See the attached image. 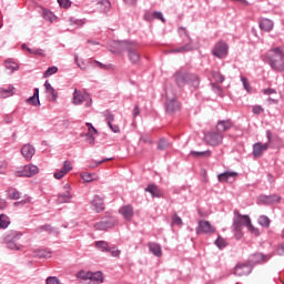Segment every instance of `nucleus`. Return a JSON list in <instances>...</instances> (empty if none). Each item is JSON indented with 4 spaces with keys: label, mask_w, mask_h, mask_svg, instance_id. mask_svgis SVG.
Segmentation results:
<instances>
[{
    "label": "nucleus",
    "mask_w": 284,
    "mask_h": 284,
    "mask_svg": "<svg viewBox=\"0 0 284 284\" xmlns=\"http://www.w3.org/2000/svg\"><path fill=\"white\" fill-rule=\"evenodd\" d=\"M37 150L32 144H24L21 149V154L26 161H32V156H34Z\"/></svg>",
    "instance_id": "obj_16"
},
{
    "label": "nucleus",
    "mask_w": 284,
    "mask_h": 284,
    "mask_svg": "<svg viewBox=\"0 0 284 284\" xmlns=\"http://www.w3.org/2000/svg\"><path fill=\"white\" fill-rule=\"evenodd\" d=\"M8 225H10V217H8L6 214L0 215V229L6 230L8 229Z\"/></svg>",
    "instance_id": "obj_34"
},
{
    "label": "nucleus",
    "mask_w": 284,
    "mask_h": 284,
    "mask_svg": "<svg viewBox=\"0 0 284 284\" xmlns=\"http://www.w3.org/2000/svg\"><path fill=\"white\" fill-rule=\"evenodd\" d=\"M252 268L247 264H237L234 268L235 276H247Z\"/></svg>",
    "instance_id": "obj_18"
},
{
    "label": "nucleus",
    "mask_w": 284,
    "mask_h": 284,
    "mask_svg": "<svg viewBox=\"0 0 284 284\" xmlns=\"http://www.w3.org/2000/svg\"><path fill=\"white\" fill-rule=\"evenodd\" d=\"M36 258H52V252L45 248L34 251Z\"/></svg>",
    "instance_id": "obj_26"
},
{
    "label": "nucleus",
    "mask_w": 284,
    "mask_h": 284,
    "mask_svg": "<svg viewBox=\"0 0 284 284\" xmlns=\"http://www.w3.org/2000/svg\"><path fill=\"white\" fill-rule=\"evenodd\" d=\"M250 215H241L239 211H234V219H233V227L239 232L237 239H241L243 234H241V227H247L248 223H251Z\"/></svg>",
    "instance_id": "obj_3"
},
{
    "label": "nucleus",
    "mask_w": 284,
    "mask_h": 284,
    "mask_svg": "<svg viewBox=\"0 0 284 284\" xmlns=\"http://www.w3.org/2000/svg\"><path fill=\"white\" fill-rule=\"evenodd\" d=\"M90 205L91 210L98 214H101V212L105 210V202L103 201V197L99 195L93 196V199L90 201Z\"/></svg>",
    "instance_id": "obj_9"
},
{
    "label": "nucleus",
    "mask_w": 284,
    "mask_h": 284,
    "mask_svg": "<svg viewBox=\"0 0 284 284\" xmlns=\"http://www.w3.org/2000/svg\"><path fill=\"white\" fill-rule=\"evenodd\" d=\"M270 149V143H261L257 142L255 144H253V156L255 159H261V156H263V152H267V150Z\"/></svg>",
    "instance_id": "obj_12"
},
{
    "label": "nucleus",
    "mask_w": 284,
    "mask_h": 284,
    "mask_svg": "<svg viewBox=\"0 0 284 284\" xmlns=\"http://www.w3.org/2000/svg\"><path fill=\"white\" fill-rule=\"evenodd\" d=\"M67 173L61 169V170H58L53 176L54 179H57L58 181H60V179H62Z\"/></svg>",
    "instance_id": "obj_58"
},
{
    "label": "nucleus",
    "mask_w": 284,
    "mask_h": 284,
    "mask_svg": "<svg viewBox=\"0 0 284 284\" xmlns=\"http://www.w3.org/2000/svg\"><path fill=\"white\" fill-rule=\"evenodd\" d=\"M176 110H181V104L176 99H170L166 101V111L168 112H176Z\"/></svg>",
    "instance_id": "obj_24"
},
{
    "label": "nucleus",
    "mask_w": 284,
    "mask_h": 284,
    "mask_svg": "<svg viewBox=\"0 0 284 284\" xmlns=\"http://www.w3.org/2000/svg\"><path fill=\"white\" fill-rule=\"evenodd\" d=\"M21 239V233L11 232L4 237V243L9 250H21V244H18Z\"/></svg>",
    "instance_id": "obj_6"
},
{
    "label": "nucleus",
    "mask_w": 284,
    "mask_h": 284,
    "mask_svg": "<svg viewBox=\"0 0 284 284\" xmlns=\"http://www.w3.org/2000/svg\"><path fill=\"white\" fill-rule=\"evenodd\" d=\"M283 49L276 47L271 49L267 54V62L273 70L276 72H284V60H283Z\"/></svg>",
    "instance_id": "obj_1"
},
{
    "label": "nucleus",
    "mask_w": 284,
    "mask_h": 284,
    "mask_svg": "<svg viewBox=\"0 0 284 284\" xmlns=\"http://www.w3.org/2000/svg\"><path fill=\"white\" fill-rule=\"evenodd\" d=\"M232 128H234L232 120H221L216 124V130L220 132V134L227 132V130H232Z\"/></svg>",
    "instance_id": "obj_17"
},
{
    "label": "nucleus",
    "mask_w": 284,
    "mask_h": 284,
    "mask_svg": "<svg viewBox=\"0 0 284 284\" xmlns=\"http://www.w3.org/2000/svg\"><path fill=\"white\" fill-rule=\"evenodd\" d=\"M131 44V41H114L111 43V48H113L111 52H113V54H121V52L128 51Z\"/></svg>",
    "instance_id": "obj_10"
},
{
    "label": "nucleus",
    "mask_w": 284,
    "mask_h": 284,
    "mask_svg": "<svg viewBox=\"0 0 284 284\" xmlns=\"http://www.w3.org/2000/svg\"><path fill=\"white\" fill-rule=\"evenodd\" d=\"M126 52H128V59L129 61H131V63H139V61H141V54H139L136 50L132 49V44L129 45V48L126 49Z\"/></svg>",
    "instance_id": "obj_21"
},
{
    "label": "nucleus",
    "mask_w": 284,
    "mask_h": 284,
    "mask_svg": "<svg viewBox=\"0 0 284 284\" xmlns=\"http://www.w3.org/2000/svg\"><path fill=\"white\" fill-rule=\"evenodd\" d=\"M119 214L123 216L124 221H132V217L134 216V207L130 204L123 205L119 209Z\"/></svg>",
    "instance_id": "obj_13"
},
{
    "label": "nucleus",
    "mask_w": 284,
    "mask_h": 284,
    "mask_svg": "<svg viewBox=\"0 0 284 284\" xmlns=\"http://www.w3.org/2000/svg\"><path fill=\"white\" fill-rule=\"evenodd\" d=\"M73 105H85V108L92 106V95L87 92H81L79 90H74L73 92V99H72Z\"/></svg>",
    "instance_id": "obj_4"
},
{
    "label": "nucleus",
    "mask_w": 284,
    "mask_h": 284,
    "mask_svg": "<svg viewBox=\"0 0 284 284\" xmlns=\"http://www.w3.org/2000/svg\"><path fill=\"white\" fill-rule=\"evenodd\" d=\"M246 229H247V232H250V234H253V236H261V230H258V227L256 226H253L252 222L248 223Z\"/></svg>",
    "instance_id": "obj_39"
},
{
    "label": "nucleus",
    "mask_w": 284,
    "mask_h": 284,
    "mask_svg": "<svg viewBox=\"0 0 284 284\" xmlns=\"http://www.w3.org/2000/svg\"><path fill=\"white\" fill-rule=\"evenodd\" d=\"M38 234H41V232H52V226L50 225H42L37 229Z\"/></svg>",
    "instance_id": "obj_52"
},
{
    "label": "nucleus",
    "mask_w": 284,
    "mask_h": 284,
    "mask_svg": "<svg viewBox=\"0 0 284 284\" xmlns=\"http://www.w3.org/2000/svg\"><path fill=\"white\" fill-rule=\"evenodd\" d=\"M98 8L106 13L112 8V4L110 3V0H98Z\"/></svg>",
    "instance_id": "obj_27"
},
{
    "label": "nucleus",
    "mask_w": 284,
    "mask_h": 284,
    "mask_svg": "<svg viewBox=\"0 0 284 284\" xmlns=\"http://www.w3.org/2000/svg\"><path fill=\"white\" fill-rule=\"evenodd\" d=\"M110 130H112L115 134L119 133L121 130L119 129V125L116 124H108Z\"/></svg>",
    "instance_id": "obj_62"
},
{
    "label": "nucleus",
    "mask_w": 284,
    "mask_h": 284,
    "mask_svg": "<svg viewBox=\"0 0 284 284\" xmlns=\"http://www.w3.org/2000/svg\"><path fill=\"white\" fill-rule=\"evenodd\" d=\"M71 26H83V20H74V18L69 19Z\"/></svg>",
    "instance_id": "obj_60"
},
{
    "label": "nucleus",
    "mask_w": 284,
    "mask_h": 284,
    "mask_svg": "<svg viewBox=\"0 0 284 284\" xmlns=\"http://www.w3.org/2000/svg\"><path fill=\"white\" fill-rule=\"evenodd\" d=\"M58 3L60 8H64V9H68L70 8V6H72V2H70V0H58Z\"/></svg>",
    "instance_id": "obj_50"
},
{
    "label": "nucleus",
    "mask_w": 284,
    "mask_h": 284,
    "mask_svg": "<svg viewBox=\"0 0 284 284\" xmlns=\"http://www.w3.org/2000/svg\"><path fill=\"white\" fill-rule=\"evenodd\" d=\"M241 81L243 83L244 90H246V92H252V87L250 85V81H247V78L242 77Z\"/></svg>",
    "instance_id": "obj_45"
},
{
    "label": "nucleus",
    "mask_w": 284,
    "mask_h": 284,
    "mask_svg": "<svg viewBox=\"0 0 284 284\" xmlns=\"http://www.w3.org/2000/svg\"><path fill=\"white\" fill-rule=\"evenodd\" d=\"M14 94V87H9L8 89H0V97L2 99H8V97H12Z\"/></svg>",
    "instance_id": "obj_32"
},
{
    "label": "nucleus",
    "mask_w": 284,
    "mask_h": 284,
    "mask_svg": "<svg viewBox=\"0 0 284 284\" xmlns=\"http://www.w3.org/2000/svg\"><path fill=\"white\" fill-rule=\"evenodd\" d=\"M105 161H112V158L104 159L102 161H93V162L90 163L89 168L94 170V168H99V165H101V163H105Z\"/></svg>",
    "instance_id": "obj_46"
},
{
    "label": "nucleus",
    "mask_w": 284,
    "mask_h": 284,
    "mask_svg": "<svg viewBox=\"0 0 284 284\" xmlns=\"http://www.w3.org/2000/svg\"><path fill=\"white\" fill-rule=\"evenodd\" d=\"M252 261L253 263H265V261H267V256L262 253H256L252 256Z\"/></svg>",
    "instance_id": "obj_38"
},
{
    "label": "nucleus",
    "mask_w": 284,
    "mask_h": 284,
    "mask_svg": "<svg viewBox=\"0 0 284 284\" xmlns=\"http://www.w3.org/2000/svg\"><path fill=\"white\" fill-rule=\"evenodd\" d=\"M215 245H216V247H219V250H223L224 247H227V241H225V239L219 236L215 240Z\"/></svg>",
    "instance_id": "obj_41"
},
{
    "label": "nucleus",
    "mask_w": 284,
    "mask_h": 284,
    "mask_svg": "<svg viewBox=\"0 0 284 284\" xmlns=\"http://www.w3.org/2000/svg\"><path fill=\"white\" fill-rule=\"evenodd\" d=\"M89 281H90L89 283H92V284H101V283H103V273H101V272L92 273L91 272Z\"/></svg>",
    "instance_id": "obj_25"
},
{
    "label": "nucleus",
    "mask_w": 284,
    "mask_h": 284,
    "mask_svg": "<svg viewBox=\"0 0 284 284\" xmlns=\"http://www.w3.org/2000/svg\"><path fill=\"white\" fill-rule=\"evenodd\" d=\"M213 79H215L217 83H223V81H225V77L219 72L213 73Z\"/></svg>",
    "instance_id": "obj_54"
},
{
    "label": "nucleus",
    "mask_w": 284,
    "mask_h": 284,
    "mask_svg": "<svg viewBox=\"0 0 284 284\" xmlns=\"http://www.w3.org/2000/svg\"><path fill=\"white\" fill-rule=\"evenodd\" d=\"M144 192H149L153 199H161V196H163V192L156 184H149L148 187L144 189Z\"/></svg>",
    "instance_id": "obj_19"
},
{
    "label": "nucleus",
    "mask_w": 284,
    "mask_h": 284,
    "mask_svg": "<svg viewBox=\"0 0 284 284\" xmlns=\"http://www.w3.org/2000/svg\"><path fill=\"white\" fill-rule=\"evenodd\" d=\"M150 252L154 254V256H161L163 254V251L161 250V245L156 243H150L149 244Z\"/></svg>",
    "instance_id": "obj_29"
},
{
    "label": "nucleus",
    "mask_w": 284,
    "mask_h": 284,
    "mask_svg": "<svg viewBox=\"0 0 284 284\" xmlns=\"http://www.w3.org/2000/svg\"><path fill=\"white\" fill-rule=\"evenodd\" d=\"M26 103H28L29 105H41V101L39 100V88L34 89L33 95L28 98L26 100Z\"/></svg>",
    "instance_id": "obj_23"
},
{
    "label": "nucleus",
    "mask_w": 284,
    "mask_h": 284,
    "mask_svg": "<svg viewBox=\"0 0 284 284\" xmlns=\"http://www.w3.org/2000/svg\"><path fill=\"white\" fill-rule=\"evenodd\" d=\"M114 223H115L114 220L100 221L94 224V229L100 231L112 230V226L114 225Z\"/></svg>",
    "instance_id": "obj_20"
},
{
    "label": "nucleus",
    "mask_w": 284,
    "mask_h": 284,
    "mask_svg": "<svg viewBox=\"0 0 284 284\" xmlns=\"http://www.w3.org/2000/svg\"><path fill=\"white\" fill-rule=\"evenodd\" d=\"M257 223L258 225H261V227H270L271 223H272V220H270V217H267V215H261L258 219H257Z\"/></svg>",
    "instance_id": "obj_30"
},
{
    "label": "nucleus",
    "mask_w": 284,
    "mask_h": 284,
    "mask_svg": "<svg viewBox=\"0 0 284 284\" xmlns=\"http://www.w3.org/2000/svg\"><path fill=\"white\" fill-rule=\"evenodd\" d=\"M192 156H195L196 159L202 158V159H209V156H212V151H192L191 152Z\"/></svg>",
    "instance_id": "obj_31"
},
{
    "label": "nucleus",
    "mask_w": 284,
    "mask_h": 284,
    "mask_svg": "<svg viewBox=\"0 0 284 284\" xmlns=\"http://www.w3.org/2000/svg\"><path fill=\"white\" fill-rule=\"evenodd\" d=\"M172 225H183V220L178 214H173Z\"/></svg>",
    "instance_id": "obj_47"
},
{
    "label": "nucleus",
    "mask_w": 284,
    "mask_h": 284,
    "mask_svg": "<svg viewBox=\"0 0 284 284\" xmlns=\"http://www.w3.org/2000/svg\"><path fill=\"white\" fill-rule=\"evenodd\" d=\"M170 145H171V144L169 143L168 140L161 139V140L159 141L158 149H160V150H168V148H170Z\"/></svg>",
    "instance_id": "obj_43"
},
{
    "label": "nucleus",
    "mask_w": 284,
    "mask_h": 284,
    "mask_svg": "<svg viewBox=\"0 0 284 284\" xmlns=\"http://www.w3.org/2000/svg\"><path fill=\"white\" fill-rule=\"evenodd\" d=\"M108 252H110L111 256L114 258H119L121 256V250L116 248V246L109 247Z\"/></svg>",
    "instance_id": "obj_42"
},
{
    "label": "nucleus",
    "mask_w": 284,
    "mask_h": 284,
    "mask_svg": "<svg viewBox=\"0 0 284 284\" xmlns=\"http://www.w3.org/2000/svg\"><path fill=\"white\" fill-rule=\"evenodd\" d=\"M94 176H97V174H92V173H82L81 178L85 181V183H90V181H94Z\"/></svg>",
    "instance_id": "obj_44"
},
{
    "label": "nucleus",
    "mask_w": 284,
    "mask_h": 284,
    "mask_svg": "<svg viewBox=\"0 0 284 284\" xmlns=\"http://www.w3.org/2000/svg\"><path fill=\"white\" fill-rule=\"evenodd\" d=\"M192 50H194V47H192V44H185L183 47L173 49L172 52H192Z\"/></svg>",
    "instance_id": "obj_40"
},
{
    "label": "nucleus",
    "mask_w": 284,
    "mask_h": 284,
    "mask_svg": "<svg viewBox=\"0 0 284 284\" xmlns=\"http://www.w3.org/2000/svg\"><path fill=\"white\" fill-rule=\"evenodd\" d=\"M43 19H45V21H50V23H52L53 21L57 20V16H54V13L52 11L44 9L43 10Z\"/></svg>",
    "instance_id": "obj_35"
},
{
    "label": "nucleus",
    "mask_w": 284,
    "mask_h": 284,
    "mask_svg": "<svg viewBox=\"0 0 284 284\" xmlns=\"http://www.w3.org/2000/svg\"><path fill=\"white\" fill-rule=\"evenodd\" d=\"M230 47L224 41H219L212 49L213 57L225 59L229 54Z\"/></svg>",
    "instance_id": "obj_7"
},
{
    "label": "nucleus",
    "mask_w": 284,
    "mask_h": 284,
    "mask_svg": "<svg viewBox=\"0 0 284 284\" xmlns=\"http://www.w3.org/2000/svg\"><path fill=\"white\" fill-rule=\"evenodd\" d=\"M4 65H6V69L9 70L10 72H16V70H19V64L10 60H6Z\"/></svg>",
    "instance_id": "obj_36"
},
{
    "label": "nucleus",
    "mask_w": 284,
    "mask_h": 284,
    "mask_svg": "<svg viewBox=\"0 0 284 284\" xmlns=\"http://www.w3.org/2000/svg\"><path fill=\"white\" fill-rule=\"evenodd\" d=\"M234 176H239V173L224 172L219 175V181H221V183H225L226 181H230V179H234Z\"/></svg>",
    "instance_id": "obj_28"
},
{
    "label": "nucleus",
    "mask_w": 284,
    "mask_h": 284,
    "mask_svg": "<svg viewBox=\"0 0 284 284\" xmlns=\"http://www.w3.org/2000/svg\"><path fill=\"white\" fill-rule=\"evenodd\" d=\"M95 247L100 250V252H108V250H110V245L105 241L95 242Z\"/></svg>",
    "instance_id": "obj_33"
},
{
    "label": "nucleus",
    "mask_w": 284,
    "mask_h": 284,
    "mask_svg": "<svg viewBox=\"0 0 284 284\" xmlns=\"http://www.w3.org/2000/svg\"><path fill=\"white\" fill-rule=\"evenodd\" d=\"M49 94H51V97L57 100V97H59V94L57 93V90H54V88H51L49 91Z\"/></svg>",
    "instance_id": "obj_63"
},
{
    "label": "nucleus",
    "mask_w": 284,
    "mask_h": 284,
    "mask_svg": "<svg viewBox=\"0 0 284 284\" xmlns=\"http://www.w3.org/2000/svg\"><path fill=\"white\" fill-rule=\"evenodd\" d=\"M62 170L64 174H68V172H71L72 170V163L70 161H64Z\"/></svg>",
    "instance_id": "obj_49"
},
{
    "label": "nucleus",
    "mask_w": 284,
    "mask_h": 284,
    "mask_svg": "<svg viewBox=\"0 0 284 284\" xmlns=\"http://www.w3.org/2000/svg\"><path fill=\"white\" fill-rule=\"evenodd\" d=\"M10 199H12L13 201H17L21 199V193L17 190H13L10 192Z\"/></svg>",
    "instance_id": "obj_55"
},
{
    "label": "nucleus",
    "mask_w": 284,
    "mask_h": 284,
    "mask_svg": "<svg viewBox=\"0 0 284 284\" xmlns=\"http://www.w3.org/2000/svg\"><path fill=\"white\" fill-rule=\"evenodd\" d=\"M153 17L162 21V23H165V18H163V13L161 11H154Z\"/></svg>",
    "instance_id": "obj_57"
},
{
    "label": "nucleus",
    "mask_w": 284,
    "mask_h": 284,
    "mask_svg": "<svg viewBox=\"0 0 284 284\" xmlns=\"http://www.w3.org/2000/svg\"><path fill=\"white\" fill-rule=\"evenodd\" d=\"M196 234H214V226L205 220H201L196 227Z\"/></svg>",
    "instance_id": "obj_11"
},
{
    "label": "nucleus",
    "mask_w": 284,
    "mask_h": 284,
    "mask_svg": "<svg viewBox=\"0 0 284 284\" xmlns=\"http://www.w3.org/2000/svg\"><path fill=\"white\" fill-rule=\"evenodd\" d=\"M59 72V68L57 67H50L45 72L44 77H52V74H57Z\"/></svg>",
    "instance_id": "obj_48"
},
{
    "label": "nucleus",
    "mask_w": 284,
    "mask_h": 284,
    "mask_svg": "<svg viewBox=\"0 0 284 284\" xmlns=\"http://www.w3.org/2000/svg\"><path fill=\"white\" fill-rule=\"evenodd\" d=\"M252 111L253 114H263V112H265V109H263V106L261 105H254Z\"/></svg>",
    "instance_id": "obj_56"
},
{
    "label": "nucleus",
    "mask_w": 284,
    "mask_h": 284,
    "mask_svg": "<svg viewBox=\"0 0 284 284\" xmlns=\"http://www.w3.org/2000/svg\"><path fill=\"white\" fill-rule=\"evenodd\" d=\"M261 30H264V32H272L274 30V22L267 18H264L260 22Z\"/></svg>",
    "instance_id": "obj_22"
},
{
    "label": "nucleus",
    "mask_w": 284,
    "mask_h": 284,
    "mask_svg": "<svg viewBox=\"0 0 284 284\" xmlns=\"http://www.w3.org/2000/svg\"><path fill=\"white\" fill-rule=\"evenodd\" d=\"M47 284H61L59 277L57 276H49L45 281Z\"/></svg>",
    "instance_id": "obj_53"
},
{
    "label": "nucleus",
    "mask_w": 284,
    "mask_h": 284,
    "mask_svg": "<svg viewBox=\"0 0 284 284\" xmlns=\"http://www.w3.org/2000/svg\"><path fill=\"white\" fill-rule=\"evenodd\" d=\"M34 174H39V168L34 164L21 166L14 172L16 176H27L28 179L34 176Z\"/></svg>",
    "instance_id": "obj_8"
},
{
    "label": "nucleus",
    "mask_w": 284,
    "mask_h": 284,
    "mask_svg": "<svg viewBox=\"0 0 284 284\" xmlns=\"http://www.w3.org/2000/svg\"><path fill=\"white\" fill-rule=\"evenodd\" d=\"M173 79H174L176 85H179V88H183V85H192V88L196 89L200 85L199 77H196L195 74H192V73H185L183 71H178L173 75Z\"/></svg>",
    "instance_id": "obj_2"
},
{
    "label": "nucleus",
    "mask_w": 284,
    "mask_h": 284,
    "mask_svg": "<svg viewBox=\"0 0 284 284\" xmlns=\"http://www.w3.org/2000/svg\"><path fill=\"white\" fill-rule=\"evenodd\" d=\"M87 126H88V132L85 133V136H87L85 141H87V143L94 145V141L97 140L98 131L90 122H87Z\"/></svg>",
    "instance_id": "obj_14"
},
{
    "label": "nucleus",
    "mask_w": 284,
    "mask_h": 284,
    "mask_svg": "<svg viewBox=\"0 0 284 284\" xmlns=\"http://www.w3.org/2000/svg\"><path fill=\"white\" fill-rule=\"evenodd\" d=\"M14 121V118L12 115H7L4 118V123H12Z\"/></svg>",
    "instance_id": "obj_64"
},
{
    "label": "nucleus",
    "mask_w": 284,
    "mask_h": 284,
    "mask_svg": "<svg viewBox=\"0 0 284 284\" xmlns=\"http://www.w3.org/2000/svg\"><path fill=\"white\" fill-rule=\"evenodd\" d=\"M77 278H80V281H90L91 272L80 271L75 274Z\"/></svg>",
    "instance_id": "obj_37"
},
{
    "label": "nucleus",
    "mask_w": 284,
    "mask_h": 284,
    "mask_svg": "<svg viewBox=\"0 0 284 284\" xmlns=\"http://www.w3.org/2000/svg\"><path fill=\"white\" fill-rule=\"evenodd\" d=\"M113 121H114V114H112L111 112H108L106 113V123H108V125H110Z\"/></svg>",
    "instance_id": "obj_61"
},
{
    "label": "nucleus",
    "mask_w": 284,
    "mask_h": 284,
    "mask_svg": "<svg viewBox=\"0 0 284 284\" xmlns=\"http://www.w3.org/2000/svg\"><path fill=\"white\" fill-rule=\"evenodd\" d=\"M27 52H29V54H37L38 57H42L43 54V50L41 49H27Z\"/></svg>",
    "instance_id": "obj_51"
},
{
    "label": "nucleus",
    "mask_w": 284,
    "mask_h": 284,
    "mask_svg": "<svg viewBox=\"0 0 284 284\" xmlns=\"http://www.w3.org/2000/svg\"><path fill=\"white\" fill-rule=\"evenodd\" d=\"M59 203H71L72 202V193H70V184H64V192L58 195Z\"/></svg>",
    "instance_id": "obj_15"
},
{
    "label": "nucleus",
    "mask_w": 284,
    "mask_h": 284,
    "mask_svg": "<svg viewBox=\"0 0 284 284\" xmlns=\"http://www.w3.org/2000/svg\"><path fill=\"white\" fill-rule=\"evenodd\" d=\"M223 139L225 135L216 131H209L204 134V142L206 145H211L212 148H216L223 143Z\"/></svg>",
    "instance_id": "obj_5"
},
{
    "label": "nucleus",
    "mask_w": 284,
    "mask_h": 284,
    "mask_svg": "<svg viewBox=\"0 0 284 284\" xmlns=\"http://www.w3.org/2000/svg\"><path fill=\"white\" fill-rule=\"evenodd\" d=\"M262 93H264L266 97H270V94H276V91L272 88L263 89Z\"/></svg>",
    "instance_id": "obj_59"
}]
</instances>
